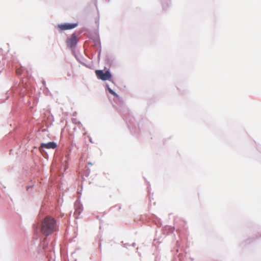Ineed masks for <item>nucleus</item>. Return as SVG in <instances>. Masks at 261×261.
Returning a JSON list of instances; mask_svg holds the SVG:
<instances>
[{"mask_svg": "<svg viewBox=\"0 0 261 261\" xmlns=\"http://www.w3.org/2000/svg\"><path fill=\"white\" fill-rule=\"evenodd\" d=\"M57 230V222L54 218L50 216H46L42 221L40 231L43 235L48 236Z\"/></svg>", "mask_w": 261, "mask_h": 261, "instance_id": "f257e3e1", "label": "nucleus"}, {"mask_svg": "<svg viewBox=\"0 0 261 261\" xmlns=\"http://www.w3.org/2000/svg\"><path fill=\"white\" fill-rule=\"evenodd\" d=\"M95 74L98 79L102 81L110 80L112 78V74L109 70L104 72L102 70H96Z\"/></svg>", "mask_w": 261, "mask_h": 261, "instance_id": "f03ea898", "label": "nucleus"}, {"mask_svg": "<svg viewBox=\"0 0 261 261\" xmlns=\"http://www.w3.org/2000/svg\"><path fill=\"white\" fill-rule=\"evenodd\" d=\"M57 145L54 142H50L47 143H41L39 147V150L41 152L43 148L55 149Z\"/></svg>", "mask_w": 261, "mask_h": 261, "instance_id": "7ed1b4c3", "label": "nucleus"}, {"mask_svg": "<svg viewBox=\"0 0 261 261\" xmlns=\"http://www.w3.org/2000/svg\"><path fill=\"white\" fill-rule=\"evenodd\" d=\"M77 38L74 34H72L71 36L67 40L66 43L68 46L72 47L75 46L77 43Z\"/></svg>", "mask_w": 261, "mask_h": 261, "instance_id": "20e7f679", "label": "nucleus"}, {"mask_svg": "<svg viewBox=\"0 0 261 261\" xmlns=\"http://www.w3.org/2000/svg\"><path fill=\"white\" fill-rule=\"evenodd\" d=\"M77 26V23H65L58 25L61 30H71Z\"/></svg>", "mask_w": 261, "mask_h": 261, "instance_id": "39448f33", "label": "nucleus"}, {"mask_svg": "<svg viewBox=\"0 0 261 261\" xmlns=\"http://www.w3.org/2000/svg\"><path fill=\"white\" fill-rule=\"evenodd\" d=\"M108 90H109V92L111 94H112L113 95H114L115 97H118V95H117V94L116 93H115L113 90H112L109 87H108Z\"/></svg>", "mask_w": 261, "mask_h": 261, "instance_id": "423d86ee", "label": "nucleus"}, {"mask_svg": "<svg viewBox=\"0 0 261 261\" xmlns=\"http://www.w3.org/2000/svg\"><path fill=\"white\" fill-rule=\"evenodd\" d=\"M16 73L17 75H20L22 73V69L20 68H18L16 70Z\"/></svg>", "mask_w": 261, "mask_h": 261, "instance_id": "0eeeda50", "label": "nucleus"}]
</instances>
